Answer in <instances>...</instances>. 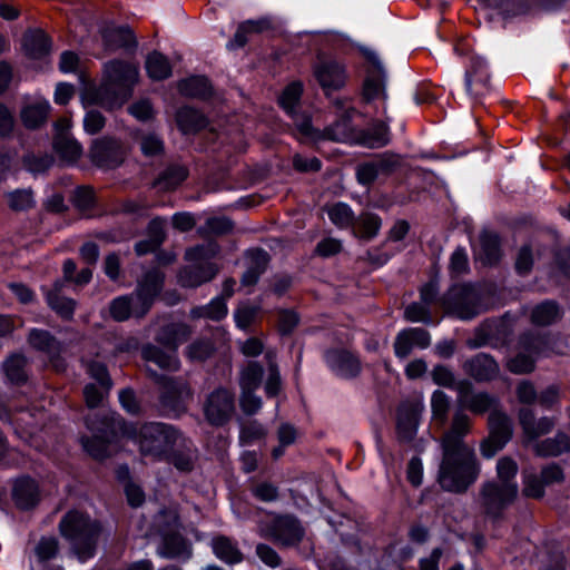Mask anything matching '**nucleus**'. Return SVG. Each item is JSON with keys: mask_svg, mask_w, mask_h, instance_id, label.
Instances as JSON below:
<instances>
[{"mask_svg": "<svg viewBox=\"0 0 570 570\" xmlns=\"http://www.w3.org/2000/svg\"><path fill=\"white\" fill-rule=\"evenodd\" d=\"M480 473L474 450L458 445L454 450L443 449V458L439 468L438 482L449 492H464L475 482Z\"/></svg>", "mask_w": 570, "mask_h": 570, "instance_id": "f257e3e1", "label": "nucleus"}, {"mask_svg": "<svg viewBox=\"0 0 570 570\" xmlns=\"http://www.w3.org/2000/svg\"><path fill=\"white\" fill-rule=\"evenodd\" d=\"M105 75L106 82L100 86L94 99H89L87 94L82 96L85 108L89 104H99L110 109L121 106L139 79L138 67L122 61L108 62L105 66Z\"/></svg>", "mask_w": 570, "mask_h": 570, "instance_id": "f03ea898", "label": "nucleus"}, {"mask_svg": "<svg viewBox=\"0 0 570 570\" xmlns=\"http://www.w3.org/2000/svg\"><path fill=\"white\" fill-rule=\"evenodd\" d=\"M164 282V275L153 269L139 282L135 294L119 296L110 303V315L115 321L122 322L131 315L144 316L150 308L155 297L159 294Z\"/></svg>", "mask_w": 570, "mask_h": 570, "instance_id": "7ed1b4c3", "label": "nucleus"}, {"mask_svg": "<svg viewBox=\"0 0 570 570\" xmlns=\"http://www.w3.org/2000/svg\"><path fill=\"white\" fill-rule=\"evenodd\" d=\"M61 534L71 541L72 549L81 562L95 553L100 528L97 522L78 511L68 512L59 524Z\"/></svg>", "mask_w": 570, "mask_h": 570, "instance_id": "20e7f679", "label": "nucleus"}, {"mask_svg": "<svg viewBox=\"0 0 570 570\" xmlns=\"http://www.w3.org/2000/svg\"><path fill=\"white\" fill-rule=\"evenodd\" d=\"M190 334V330L185 324H170L163 328L157 336V342L163 344L166 350L148 344L141 351L142 358L147 363H153L160 370L175 372L179 368L177 357V347Z\"/></svg>", "mask_w": 570, "mask_h": 570, "instance_id": "39448f33", "label": "nucleus"}, {"mask_svg": "<svg viewBox=\"0 0 570 570\" xmlns=\"http://www.w3.org/2000/svg\"><path fill=\"white\" fill-rule=\"evenodd\" d=\"M135 441L138 443L142 455L161 461L176 446L183 444L185 440L171 425L147 423L139 429L138 434L135 435Z\"/></svg>", "mask_w": 570, "mask_h": 570, "instance_id": "423d86ee", "label": "nucleus"}, {"mask_svg": "<svg viewBox=\"0 0 570 570\" xmlns=\"http://www.w3.org/2000/svg\"><path fill=\"white\" fill-rule=\"evenodd\" d=\"M568 350L566 343L551 346L550 338L524 334L520 338V352L508 361V368L514 374H525L534 370L537 358L549 356L552 352L563 354Z\"/></svg>", "mask_w": 570, "mask_h": 570, "instance_id": "0eeeda50", "label": "nucleus"}, {"mask_svg": "<svg viewBox=\"0 0 570 570\" xmlns=\"http://www.w3.org/2000/svg\"><path fill=\"white\" fill-rule=\"evenodd\" d=\"M216 243L209 242L187 249L185 257L193 266L179 273V283L184 287H197L214 278L218 268L209 262L218 253Z\"/></svg>", "mask_w": 570, "mask_h": 570, "instance_id": "6e6552de", "label": "nucleus"}, {"mask_svg": "<svg viewBox=\"0 0 570 570\" xmlns=\"http://www.w3.org/2000/svg\"><path fill=\"white\" fill-rule=\"evenodd\" d=\"M519 493L518 483L485 482L480 490V504L483 513L498 519L511 505Z\"/></svg>", "mask_w": 570, "mask_h": 570, "instance_id": "1a4fd4ad", "label": "nucleus"}, {"mask_svg": "<svg viewBox=\"0 0 570 570\" xmlns=\"http://www.w3.org/2000/svg\"><path fill=\"white\" fill-rule=\"evenodd\" d=\"M87 425L91 431L97 430L101 433V435H94L92 439L82 438L81 443L83 449L95 459H105L110 454V444L111 442L106 439L107 429L110 428L112 435H116L118 432L121 433L122 436H130V431L128 429V424L124 422L120 417L111 416L110 422H102L105 428H96L90 420H87Z\"/></svg>", "mask_w": 570, "mask_h": 570, "instance_id": "9d476101", "label": "nucleus"}, {"mask_svg": "<svg viewBox=\"0 0 570 570\" xmlns=\"http://www.w3.org/2000/svg\"><path fill=\"white\" fill-rule=\"evenodd\" d=\"M444 305L461 320H470L481 312L479 293L468 284L453 286L444 297Z\"/></svg>", "mask_w": 570, "mask_h": 570, "instance_id": "9b49d317", "label": "nucleus"}, {"mask_svg": "<svg viewBox=\"0 0 570 570\" xmlns=\"http://www.w3.org/2000/svg\"><path fill=\"white\" fill-rule=\"evenodd\" d=\"M313 75L326 95L342 89L347 81L345 66L332 57L318 56Z\"/></svg>", "mask_w": 570, "mask_h": 570, "instance_id": "f8f14e48", "label": "nucleus"}, {"mask_svg": "<svg viewBox=\"0 0 570 570\" xmlns=\"http://www.w3.org/2000/svg\"><path fill=\"white\" fill-rule=\"evenodd\" d=\"M489 438L481 443V453L490 459L510 441L512 423L507 414L493 410L489 415Z\"/></svg>", "mask_w": 570, "mask_h": 570, "instance_id": "ddd939ff", "label": "nucleus"}, {"mask_svg": "<svg viewBox=\"0 0 570 570\" xmlns=\"http://www.w3.org/2000/svg\"><path fill=\"white\" fill-rule=\"evenodd\" d=\"M234 410V395L224 387L214 390L204 403V414L213 425L225 424L232 417Z\"/></svg>", "mask_w": 570, "mask_h": 570, "instance_id": "4468645a", "label": "nucleus"}, {"mask_svg": "<svg viewBox=\"0 0 570 570\" xmlns=\"http://www.w3.org/2000/svg\"><path fill=\"white\" fill-rule=\"evenodd\" d=\"M161 387V403L165 407L175 412L183 413L186 410V402L191 397L190 389L186 381L174 380L166 376H158L153 373Z\"/></svg>", "mask_w": 570, "mask_h": 570, "instance_id": "2eb2a0df", "label": "nucleus"}, {"mask_svg": "<svg viewBox=\"0 0 570 570\" xmlns=\"http://www.w3.org/2000/svg\"><path fill=\"white\" fill-rule=\"evenodd\" d=\"M176 528L177 517L175 513H169L167 529L161 531L163 543L157 550L159 557L166 559L190 557V548L184 538L175 531Z\"/></svg>", "mask_w": 570, "mask_h": 570, "instance_id": "dca6fc26", "label": "nucleus"}, {"mask_svg": "<svg viewBox=\"0 0 570 570\" xmlns=\"http://www.w3.org/2000/svg\"><path fill=\"white\" fill-rule=\"evenodd\" d=\"M364 56L371 63L367 77L364 81L363 95L367 100L385 98L384 67L373 50L365 49Z\"/></svg>", "mask_w": 570, "mask_h": 570, "instance_id": "f3484780", "label": "nucleus"}, {"mask_svg": "<svg viewBox=\"0 0 570 570\" xmlns=\"http://www.w3.org/2000/svg\"><path fill=\"white\" fill-rule=\"evenodd\" d=\"M90 158L98 167L114 168L121 164L124 149L117 140L110 138L98 139L91 146Z\"/></svg>", "mask_w": 570, "mask_h": 570, "instance_id": "a211bd4d", "label": "nucleus"}, {"mask_svg": "<svg viewBox=\"0 0 570 570\" xmlns=\"http://www.w3.org/2000/svg\"><path fill=\"white\" fill-rule=\"evenodd\" d=\"M269 537L282 546L291 547L301 542L304 529L298 520L291 515L277 517L273 521Z\"/></svg>", "mask_w": 570, "mask_h": 570, "instance_id": "6ab92c4d", "label": "nucleus"}, {"mask_svg": "<svg viewBox=\"0 0 570 570\" xmlns=\"http://www.w3.org/2000/svg\"><path fill=\"white\" fill-rule=\"evenodd\" d=\"M431 343L430 334L420 327H410L397 333L393 347L397 358H406L414 348H426Z\"/></svg>", "mask_w": 570, "mask_h": 570, "instance_id": "aec40b11", "label": "nucleus"}, {"mask_svg": "<svg viewBox=\"0 0 570 570\" xmlns=\"http://www.w3.org/2000/svg\"><path fill=\"white\" fill-rule=\"evenodd\" d=\"M458 403L462 409L469 410L474 414H483L489 410H495L498 401L488 393H474L470 391V384L462 382L458 386Z\"/></svg>", "mask_w": 570, "mask_h": 570, "instance_id": "412c9836", "label": "nucleus"}, {"mask_svg": "<svg viewBox=\"0 0 570 570\" xmlns=\"http://www.w3.org/2000/svg\"><path fill=\"white\" fill-rule=\"evenodd\" d=\"M325 361L336 375L344 379L355 377L361 372L360 360L347 351H328L325 354Z\"/></svg>", "mask_w": 570, "mask_h": 570, "instance_id": "4be33fe9", "label": "nucleus"}, {"mask_svg": "<svg viewBox=\"0 0 570 570\" xmlns=\"http://www.w3.org/2000/svg\"><path fill=\"white\" fill-rule=\"evenodd\" d=\"M29 343L32 347L43 352L57 371L63 370L59 356L62 351L61 344L47 331L32 330L29 333Z\"/></svg>", "mask_w": 570, "mask_h": 570, "instance_id": "5701e85b", "label": "nucleus"}, {"mask_svg": "<svg viewBox=\"0 0 570 570\" xmlns=\"http://www.w3.org/2000/svg\"><path fill=\"white\" fill-rule=\"evenodd\" d=\"M50 104L42 97L28 99L20 110V119L28 129H36L43 125L50 111Z\"/></svg>", "mask_w": 570, "mask_h": 570, "instance_id": "b1692460", "label": "nucleus"}, {"mask_svg": "<svg viewBox=\"0 0 570 570\" xmlns=\"http://www.w3.org/2000/svg\"><path fill=\"white\" fill-rule=\"evenodd\" d=\"M519 422L529 441L537 440L539 436L549 433L556 424L554 419L548 416L537 420L534 413L529 409H521L519 411Z\"/></svg>", "mask_w": 570, "mask_h": 570, "instance_id": "393cba45", "label": "nucleus"}, {"mask_svg": "<svg viewBox=\"0 0 570 570\" xmlns=\"http://www.w3.org/2000/svg\"><path fill=\"white\" fill-rule=\"evenodd\" d=\"M63 281H57L51 288H45L48 305L62 318L71 320L76 308V301L61 294Z\"/></svg>", "mask_w": 570, "mask_h": 570, "instance_id": "a878e982", "label": "nucleus"}, {"mask_svg": "<svg viewBox=\"0 0 570 570\" xmlns=\"http://www.w3.org/2000/svg\"><path fill=\"white\" fill-rule=\"evenodd\" d=\"M12 498L21 509L35 507L39 501V487L37 482L29 476L18 478L13 484Z\"/></svg>", "mask_w": 570, "mask_h": 570, "instance_id": "bb28decb", "label": "nucleus"}, {"mask_svg": "<svg viewBox=\"0 0 570 570\" xmlns=\"http://www.w3.org/2000/svg\"><path fill=\"white\" fill-rule=\"evenodd\" d=\"M465 371L478 381H489L499 374V365L488 354L480 353L464 364Z\"/></svg>", "mask_w": 570, "mask_h": 570, "instance_id": "cd10ccee", "label": "nucleus"}, {"mask_svg": "<svg viewBox=\"0 0 570 570\" xmlns=\"http://www.w3.org/2000/svg\"><path fill=\"white\" fill-rule=\"evenodd\" d=\"M470 419L466 414L458 411L453 417L451 430L444 435L442 441L443 449L454 450L458 445L468 446L462 438L470 431Z\"/></svg>", "mask_w": 570, "mask_h": 570, "instance_id": "c85d7f7f", "label": "nucleus"}, {"mask_svg": "<svg viewBox=\"0 0 570 570\" xmlns=\"http://www.w3.org/2000/svg\"><path fill=\"white\" fill-rule=\"evenodd\" d=\"M250 263L242 277V285L252 286L257 283L261 274L268 264V254L263 249H254L248 253Z\"/></svg>", "mask_w": 570, "mask_h": 570, "instance_id": "c756f323", "label": "nucleus"}, {"mask_svg": "<svg viewBox=\"0 0 570 570\" xmlns=\"http://www.w3.org/2000/svg\"><path fill=\"white\" fill-rule=\"evenodd\" d=\"M534 450L540 456H558L570 451V438L566 433L559 432L553 438L537 443Z\"/></svg>", "mask_w": 570, "mask_h": 570, "instance_id": "7c9ffc66", "label": "nucleus"}, {"mask_svg": "<svg viewBox=\"0 0 570 570\" xmlns=\"http://www.w3.org/2000/svg\"><path fill=\"white\" fill-rule=\"evenodd\" d=\"M23 49L26 53L33 58H42L50 50V42L46 33L40 30L30 31L23 37Z\"/></svg>", "mask_w": 570, "mask_h": 570, "instance_id": "2f4dec72", "label": "nucleus"}, {"mask_svg": "<svg viewBox=\"0 0 570 570\" xmlns=\"http://www.w3.org/2000/svg\"><path fill=\"white\" fill-rule=\"evenodd\" d=\"M328 219L338 228H350L355 224V215L352 208L342 202L328 204L324 207Z\"/></svg>", "mask_w": 570, "mask_h": 570, "instance_id": "473e14b6", "label": "nucleus"}, {"mask_svg": "<svg viewBox=\"0 0 570 570\" xmlns=\"http://www.w3.org/2000/svg\"><path fill=\"white\" fill-rule=\"evenodd\" d=\"M181 95L193 98H206L212 94V86L207 78L194 76L178 82Z\"/></svg>", "mask_w": 570, "mask_h": 570, "instance_id": "72a5a7b5", "label": "nucleus"}, {"mask_svg": "<svg viewBox=\"0 0 570 570\" xmlns=\"http://www.w3.org/2000/svg\"><path fill=\"white\" fill-rule=\"evenodd\" d=\"M53 148L61 158L70 163L77 161L82 154L80 144L71 135L63 132L55 137Z\"/></svg>", "mask_w": 570, "mask_h": 570, "instance_id": "f704fd0d", "label": "nucleus"}, {"mask_svg": "<svg viewBox=\"0 0 570 570\" xmlns=\"http://www.w3.org/2000/svg\"><path fill=\"white\" fill-rule=\"evenodd\" d=\"M178 127L185 134L193 132L206 126L205 117L190 107L180 108L176 117Z\"/></svg>", "mask_w": 570, "mask_h": 570, "instance_id": "c9c22d12", "label": "nucleus"}, {"mask_svg": "<svg viewBox=\"0 0 570 570\" xmlns=\"http://www.w3.org/2000/svg\"><path fill=\"white\" fill-rule=\"evenodd\" d=\"M146 70L153 80H164L171 75V66L168 59L156 51L148 55Z\"/></svg>", "mask_w": 570, "mask_h": 570, "instance_id": "e433bc0d", "label": "nucleus"}, {"mask_svg": "<svg viewBox=\"0 0 570 570\" xmlns=\"http://www.w3.org/2000/svg\"><path fill=\"white\" fill-rule=\"evenodd\" d=\"M302 94L303 83L301 81H293L283 90L278 102L288 116H294L297 112L296 107L299 104Z\"/></svg>", "mask_w": 570, "mask_h": 570, "instance_id": "4c0bfd02", "label": "nucleus"}, {"mask_svg": "<svg viewBox=\"0 0 570 570\" xmlns=\"http://www.w3.org/2000/svg\"><path fill=\"white\" fill-rule=\"evenodd\" d=\"M108 48L116 49L135 45L132 31L127 27L106 29L102 33Z\"/></svg>", "mask_w": 570, "mask_h": 570, "instance_id": "58836bf2", "label": "nucleus"}, {"mask_svg": "<svg viewBox=\"0 0 570 570\" xmlns=\"http://www.w3.org/2000/svg\"><path fill=\"white\" fill-rule=\"evenodd\" d=\"M194 318H209L213 321H219L227 315V305L224 297L213 298L208 305L195 307L190 312Z\"/></svg>", "mask_w": 570, "mask_h": 570, "instance_id": "ea45409f", "label": "nucleus"}, {"mask_svg": "<svg viewBox=\"0 0 570 570\" xmlns=\"http://www.w3.org/2000/svg\"><path fill=\"white\" fill-rule=\"evenodd\" d=\"M26 365V357L20 354H14L6 360L3 371L11 383L20 384L27 380Z\"/></svg>", "mask_w": 570, "mask_h": 570, "instance_id": "a19ab883", "label": "nucleus"}, {"mask_svg": "<svg viewBox=\"0 0 570 570\" xmlns=\"http://www.w3.org/2000/svg\"><path fill=\"white\" fill-rule=\"evenodd\" d=\"M212 546L215 556L224 562L237 563L242 561V553L229 539L225 537L215 538Z\"/></svg>", "mask_w": 570, "mask_h": 570, "instance_id": "79ce46f5", "label": "nucleus"}, {"mask_svg": "<svg viewBox=\"0 0 570 570\" xmlns=\"http://www.w3.org/2000/svg\"><path fill=\"white\" fill-rule=\"evenodd\" d=\"M382 222L379 216L365 213L362 214L357 219V229H353L354 235L362 238L371 239L377 235L381 228Z\"/></svg>", "mask_w": 570, "mask_h": 570, "instance_id": "37998d69", "label": "nucleus"}, {"mask_svg": "<svg viewBox=\"0 0 570 570\" xmlns=\"http://www.w3.org/2000/svg\"><path fill=\"white\" fill-rule=\"evenodd\" d=\"M522 485V494L525 498L541 499L546 493V485L542 482L541 474L538 475L534 472L523 471Z\"/></svg>", "mask_w": 570, "mask_h": 570, "instance_id": "c03bdc74", "label": "nucleus"}, {"mask_svg": "<svg viewBox=\"0 0 570 570\" xmlns=\"http://www.w3.org/2000/svg\"><path fill=\"white\" fill-rule=\"evenodd\" d=\"M560 316L559 307L553 302L537 305L531 313V320L537 325H549Z\"/></svg>", "mask_w": 570, "mask_h": 570, "instance_id": "a18cd8bd", "label": "nucleus"}, {"mask_svg": "<svg viewBox=\"0 0 570 570\" xmlns=\"http://www.w3.org/2000/svg\"><path fill=\"white\" fill-rule=\"evenodd\" d=\"M263 377V367L257 363H249L240 373L239 385L242 391H255L259 387Z\"/></svg>", "mask_w": 570, "mask_h": 570, "instance_id": "49530a36", "label": "nucleus"}, {"mask_svg": "<svg viewBox=\"0 0 570 570\" xmlns=\"http://www.w3.org/2000/svg\"><path fill=\"white\" fill-rule=\"evenodd\" d=\"M474 78L480 82H487L489 79L487 61L481 57L472 58L471 66L465 72V88L469 94Z\"/></svg>", "mask_w": 570, "mask_h": 570, "instance_id": "de8ad7c7", "label": "nucleus"}, {"mask_svg": "<svg viewBox=\"0 0 570 570\" xmlns=\"http://www.w3.org/2000/svg\"><path fill=\"white\" fill-rule=\"evenodd\" d=\"M8 205L12 210H28L35 205L31 189H17L7 195Z\"/></svg>", "mask_w": 570, "mask_h": 570, "instance_id": "09e8293b", "label": "nucleus"}, {"mask_svg": "<svg viewBox=\"0 0 570 570\" xmlns=\"http://www.w3.org/2000/svg\"><path fill=\"white\" fill-rule=\"evenodd\" d=\"M518 464L510 456H502L497 462V478L499 483H517Z\"/></svg>", "mask_w": 570, "mask_h": 570, "instance_id": "8fccbe9b", "label": "nucleus"}, {"mask_svg": "<svg viewBox=\"0 0 570 570\" xmlns=\"http://www.w3.org/2000/svg\"><path fill=\"white\" fill-rule=\"evenodd\" d=\"M187 177V169L183 166L167 168L158 180L163 189H174Z\"/></svg>", "mask_w": 570, "mask_h": 570, "instance_id": "3c124183", "label": "nucleus"}, {"mask_svg": "<svg viewBox=\"0 0 570 570\" xmlns=\"http://www.w3.org/2000/svg\"><path fill=\"white\" fill-rule=\"evenodd\" d=\"M37 415L39 419H36V414L31 412H22L18 417L14 419V423L17 424V432L20 433L21 436H31L40 426V419H42L43 413L38 412Z\"/></svg>", "mask_w": 570, "mask_h": 570, "instance_id": "603ef678", "label": "nucleus"}, {"mask_svg": "<svg viewBox=\"0 0 570 570\" xmlns=\"http://www.w3.org/2000/svg\"><path fill=\"white\" fill-rule=\"evenodd\" d=\"M53 164L52 157L48 155H27L23 158L24 168L33 175L46 173Z\"/></svg>", "mask_w": 570, "mask_h": 570, "instance_id": "864d4df0", "label": "nucleus"}, {"mask_svg": "<svg viewBox=\"0 0 570 570\" xmlns=\"http://www.w3.org/2000/svg\"><path fill=\"white\" fill-rule=\"evenodd\" d=\"M214 350L215 347L210 340L200 338L187 347L186 354L191 361H205L213 354Z\"/></svg>", "mask_w": 570, "mask_h": 570, "instance_id": "5fc2aeb1", "label": "nucleus"}, {"mask_svg": "<svg viewBox=\"0 0 570 570\" xmlns=\"http://www.w3.org/2000/svg\"><path fill=\"white\" fill-rule=\"evenodd\" d=\"M450 406V401L448 395L438 390L432 394L431 397V407L433 417L438 420L440 423H444L446 420L448 411Z\"/></svg>", "mask_w": 570, "mask_h": 570, "instance_id": "6e6d98bb", "label": "nucleus"}, {"mask_svg": "<svg viewBox=\"0 0 570 570\" xmlns=\"http://www.w3.org/2000/svg\"><path fill=\"white\" fill-rule=\"evenodd\" d=\"M58 540L53 537L41 538L35 548V553L39 561H47L55 558L58 553Z\"/></svg>", "mask_w": 570, "mask_h": 570, "instance_id": "4d7b16f0", "label": "nucleus"}, {"mask_svg": "<svg viewBox=\"0 0 570 570\" xmlns=\"http://www.w3.org/2000/svg\"><path fill=\"white\" fill-rule=\"evenodd\" d=\"M482 261L485 264H494L500 256L498 238L494 235H483L481 238Z\"/></svg>", "mask_w": 570, "mask_h": 570, "instance_id": "13d9d810", "label": "nucleus"}, {"mask_svg": "<svg viewBox=\"0 0 570 570\" xmlns=\"http://www.w3.org/2000/svg\"><path fill=\"white\" fill-rule=\"evenodd\" d=\"M279 445L273 450L275 459L284 454V448L293 444L296 440V430L291 424L284 423L279 426L277 432Z\"/></svg>", "mask_w": 570, "mask_h": 570, "instance_id": "bf43d9fd", "label": "nucleus"}, {"mask_svg": "<svg viewBox=\"0 0 570 570\" xmlns=\"http://www.w3.org/2000/svg\"><path fill=\"white\" fill-rule=\"evenodd\" d=\"M164 460L171 463L177 470L181 472H188L193 469L194 461L191 452H177V451H170L167 454V458H164Z\"/></svg>", "mask_w": 570, "mask_h": 570, "instance_id": "052dcab7", "label": "nucleus"}, {"mask_svg": "<svg viewBox=\"0 0 570 570\" xmlns=\"http://www.w3.org/2000/svg\"><path fill=\"white\" fill-rule=\"evenodd\" d=\"M262 29V22L258 21H246L242 23L237 31L235 32V36L233 40L229 42L230 48H238L243 47L247 42V33L252 31H258Z\"/></svg>", "mask_w": 570, "mask_h": 570, "instance_id": "680f3d73", "label": "nucleus"}, {"mask_svg": "<svg viewBox=\"0 0 570 570\" xmlns=\"http://www.w3.org/2000/svg\"><path fill=\"white\" fill-rule=\"evenodd\" d=\"M428 304H421V303H412L410 304L405 311L404 316L407 321L413 323H431L430 316H429V309L426 307Z\"/></svg>", "mask_w": 570, "mask_h": 570, "instance_id": "e2e57ef3", "label": "nucleus"}, {"mask_svg": "<svg viewBox=\"0 0 570 570\" xmlns=\"http://www.w3.org/2000/svg\"><path fill=\"white\" fill-rule=\"evenodd\" d=\"M469 269L468 255L464 248H456L450 258V271L453 275L460 276Z\"/></svg>", "mask_w": 570, "mask_h": 570, "instance_id": "0e129e2a", "label": "nucleus"}, {"mask_svg": "<svg viewBox=\"0 0 570 570\" xmlns=\"http://www.w3.org/2000/svg\"><path fill=\"white\" fill-rule=\"evenodd\" d=\"M256 315L257 307L248 305L239 306L234 314L237 327L246 330L254 322Z\"/></svg>", "mask_w": 570, "mask_h": 570, "instance_id": "69168bd1", "label": "nucleus"}, {"mask_svg": "<svg viewBox=\"0 0 570 570\" xmlns=\"http://www.w3.org/2000/svg\"><path fill=\"white\" fill-rule=\"evenodd\" d=\"M542 482L546 487L559 484L564 480V473L560 465L552 463L541 470Z\"/></svg>", "mask_w": 570, "mask_h": 570, "instance_id": "338daca9", "label": "nucleus"}, {"mask_svg": "<svg viewBox=\"0 0 570 570\" xmlns=\"http://www.w3.org/2000/svg\"><path fill=\"white\" fill-rule=\"evenodd\" d=\"M105 126V117L96 110H89L83 118V129L90 135L100 131Z\"/></svg>", "mask_w": 570, "mask_h": 570, "instance_id": "774afa93", "label": "nucleus"}]
</instances>
